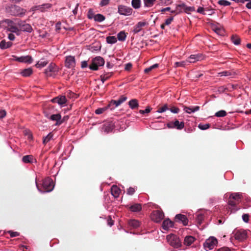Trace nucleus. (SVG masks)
<instances>
[{
	"label": "nucleus",
	"mask_w": 251,
	"mask_h": 251,
	"mask_svg": "<svg viewBox=\"0 0 251 251\" xmlns=\"http://www.w3.org/2000/svg\"><path fill=\"white\" fill-rule=\"evenodd\" d=\"M35 183L37 190L41 193L50 192L53 190L54 187L52 179L50 177H46L43 180V189L39 188L36 180H35Z\"/></svg>",
	"instance_id": "obj_1"
},
{
	"label": "nucleus",
	"mask_w": 251,
	"mask_h": 251,
	"mask_svg": "<svg viewBox=\"0 0 251 251\" xmlns=\"http://www.w3.org/2000/svg\"><path fill=\"white\" fill-rule=\"evenodd\" d=\"M242 198V195L239 193H234L230 194L228 203L231 206V212H235L239 209V208H235V206L239 203Z\"/></svg>",
	"instance_id": "obj_2"
},
{
	"label": "nucleus",
	"mask_w": 251,
	"mask_h": 251,
	"mask_svg": "<svg viewBox=\"0 0 251 251\" xmlns=\"http://www.w3.org/2000/svg\"><path fill=\"white\" fill-rule=\"evenodd\" d=\"M5 22L7 24V30L12 33H16L19 35V19H14L13 20L6 19Z\"/></svg>",
	"instance_id": "obj_3"
},
{
	"label": "nucleus",
	"mask_w": 251,
	"mask_h": 251,
	"mask_svg": "<svg viewBox=\"0 0 251 251\" xmlns=\"http://www.w3.org/2000/svg\"><path fill=\"white\" fill-rule=\"evenodd\" d=\"M105 63L104 59L100 56H97L92 59L91 64L89 66L90 70L96 71L99 69V67L104 65Z\"/></svg>",
	"instance_id": "obj_4"
},
{
	"label": "nucleus",
	"mask_w": 251,
	"mask_h": 251,
	"mask_svg": "<svg viewBox=\"0 0 251 251\" xmlns=\"http://www.w3.org/2000/svg\"><path fill=\"white\" fill-rule=\"evenodd\" d=\"M167 240L168 243L172 247L175 248H178L180 247L181 244L179 239L174 234H170L167 236Z\"/></svg>",
	"instance_id": "obj_5"
},
{
	"label": "nucleus",
	"mask_w": 251,
	"mask_h": 251,
	"mask_svg": "<svg viewBox=\"0 0 251 251\" xmlns=\"http://www.w3.org/2000/svg\"><path fill=\"white\" fill-rule=\"evenodd\" d=\"M217 244V239L213 237H211L205 241L203 244V247L207 251L213 249Z\"/></svg>",
	"instance_id": "obj_6"
},
{
	"label": "nucleus",
	"mask_w": 251,
	"mask_h": 251,
	"mask_svg": "<svg viewBox=\"0 0 251 251\" xmlns=\"http://www.w3.org/2000/svg\"><path fill=\"white\" fill-rule=\"evenodd\" d=\"M233 234L235 239L240 241H242L247 238V231L242 229L234 230Z\"/></svg>",
	"instance_id": "obj_7"
},
{
	"label": "nucleus",
	"mask_w": 251,
	"mask_h": 251,
	"mask_svg": "<svg viewBox=\"0 0 251 251\" xmlns=\"http://www.w3.org/2000/svg\"><path fill=\"white\" fill-rule=\"evenodd\" d=\"M132 9L124 5H120L118 7V12L119 14L124 16H130L132 13Z\"/></svg>",
	"instance_id": "obj_8"
},
{
	"label": "nucleus",
	"mask_w": 251,
	"mask_h": 251,
	"mask_svg": "<svg viewBox=\"0 0 251 251\" xmlns=\"http://www.w3.org/2000/svg\"><path fill=\"white\" fill-rule=\"evenodd\" d=\"M167 126L169 128H176L178 130H181L184 127L183 122H179L178 120H176L174 122H170L167 124Z\"/></svg>",
	"instance_id": "obj_9"
},
{
	"label": "nucleus",
	"mask_w": 251,
	"mask_h": 251,
	"mask_svg": "<svg viewBox=\"0 0 251 251\" xmlns=\"http://www.w3.org/2000/svg\"><path fill=\"white\" fill-rule=\"evenodd\" d=\"M12 57L14 60L21 63L31 64L33 61V59L30 55L22 56L20 57H18L16 55H13Z\"/></svg>",
	"instance_id": "obj_10"
},
{
	"label": "nucleus",
	"mask_w": 251,
	"mask_h": 251,
	"mask_svg": "<svg viewBox=\"0 0 251 251\" xmlns=\"http://www.w3.org/2000/svg\"><path fill=\"white\" fill-rule=\"evenodd\" d=\"M164 217V214L163 212L160 210L154 211L151 215V218L152 220L156 223L161 222Z\"/></svg>",
	"instance_id": "obj_11"
},
{
	"label": "nucleus",
	"mask_w": 251,
	"mask_h": 251,
	"mask_svg": "<svg viewBox=\"0 0 251 251\" xmlns=\"http://www.w3.org/2000/svg\"><path fill=\"white\" fill-rule=\"evenodd\" d=\"M76 64L75 59L74 56L68 55L65 57V65L67 68H73Z\"/></svg>",
	"instance_id": "obj_12"
},
{
	"label": "nucleus",
	"mask_w": 251,
	"mask_h": 251,
	"mask_svg": "<svg viewBox=\"0 0 251 251\" xmlns=\"http://www.w3.org/2000/svg\"><path fill=\"white\" fill-rule=\"evenodd\" d=\"M19 27L20 30L29 33L31 32L33 30L31 26L29 24H26L25 21H22L20 19Z\"/></svg>",
	"instance_id": "obj_13"
},
{
	"label": "nucleus",
	"mask_w": 251,
	"mask_h": 251,
	"mask_svg": "<svg viewBox=\"0 0 251 251\" xmlns=\"http://www.w3.org/2000/svg\"><path fill=\"white\" fill-rule=\"evenodd\" d=\"M51 101L54 103H57L61 107H63L65 106L67 99L64 96H59L52 99Z\"/></svg>",
	"instance_id": "obj_14"
},
{
	"label": "nucleus",
	"mask_w": 251,
	"mask_h": 251,
	"mask_svg": "<svg viewBox=\"0 0 251 251\" xmlns=\"http://www.w3.org/2000/svg\"><path fill=\"white\" fill-rule=\"evenodd\" d=\"M148 25V23L146 21L139 22L134 25L132 32L137 34L142 30L143 27Z\"/></svg>",
	"instance_id": "obj_15"
},
{
	"label": "nucleus",
	"mask_w": 251,
	"mask_h": 251,
	"mask_svg": "<svg viewBox=\"0 0 251 251\" xmlns=\"http://www.w3.org/2000/svg\"><path fill=\"white\" fill-rule=\"evenodd\" d=\"M203 58L201 54L198 53L196 54L191 55L186 60L188 64L189 63H195L197 61L202 60Z\"/></svg>",
	"instance_id": "obj_16"
},
{
	"label": "nucleus",
	"mask_w": 251,
	"mask_h": 251,
	"mask_svg": "<svg viewBox=\"0 0 251 251\" xmlns=\"http://www.w3.org/2000/svg\"><path fill=\"white\" fill-rule=\"evenodd\" d=\"M46 117L51 121H56L55 125L56 126L60 125L63 123V121L61 120V116L60 114H52L50 117L46 115Z\"/></svg>",
	"instance_id": "obj_17"
},
{
	"label": "nucleus",
	"mask_w": 251,
	"mask_h": 251,
	"mask_svg": "<svg viewBox=\"0 0 251 251\" xmlns=\"http://www.w3.org/2000/svg\"><path fill=\"white\" fill-rule=\"evenodd\" d=\"M58 68L56 65L52 63H51L48 67L45 70V73L48 76H52V73L57 72Z\"/></svg>",
	"instance_id": "obj_18"
},
{
	"label": "nucleus",
	"mask_w": 251,
	"mask_h": 251,
	"mask_svg": "<svg viewBox=\"0 0 251 251\" xmlns=\"http://www.w3.org/2000/svg\"><path fill=\"white\" fill-rule=\"evenodd\" d=\"M176 222L182 223L184 226H186L188 224V219L187 217L181 214H177L175 217Z\"/></svg>",
	"instance_id": "obj_19"
},
{
	"label": "nucleus",
	"mask_w": 251,
	"mask_h": 251,
	"mask_svg": "<svg viewBox=\"0 0 251 251\" xmlns=\"http://www.w3.org/2000/svg\"><path fill=\"white\" fill-rule=\"evenodd\" d=\"M200 107L199 106H194L191 107H187L185 106L183 107V110L185 111V112L187 113L191 114L199 111L200 110Z\"/></svg>",
	"instance_id": "obj_20"
},
{
	"label": "nucleus",
	"mask_w": 251,
	"mask_h": 251,
	"mask_svg": "<svg viewBox=\"0 0 251 251\" xmlns=\"http://www.w3.org/2000/svg\"><path fill=\"white\" fill-rule=\"evenodd\" d=\"M174 223L169 219L164 220L163 222L162 227L165 230H168L171 227H173Z\"/></svg>",
	"instance_id": "obj_21"
},
{
	"label": "nucleus",
	"mask_w": 251,
	"mask_h": 251,
	"mask_svg": "<svg viewBox=\"0 0 251 251\" xmlns=\"http://www.w3.org/2000/svg\"><path fill=\"white\" fill-rule=\"evenodd\" d=\"M128 225L131 228L136 229L140 226V223L137 220L131 219L128 221Z\"/></svg>",
	"instance_id": "obj_22"
},
{
	"label": "nucleus",
	"mask_w": 251,
	"mask_h": 251,
	"mask_svg": "<svg viewBox=\"0 0 251 251\" xmlns=\"http://www.w3.org/2000/svg\"><path fill=\"white\" fill-rule=\"evenodd\" d=\"M13 44L10 41H6L5 40H2L0 42V49L1 50H5L10 48Z\"/></svg>",
	"instance_id": "obj_23"
},
{
	"label": "nucleus",
	"mask_w": 251,
	"mask_h": 251,
	"mask_svg": "<svg viewBox=\"0 0 251 251\" xmlns=\"http://www.w3.org/2000/svg\"><path fill=\"white\" fill-rule=\"evenodd\" d=\"M129 209L133 212H138L141 210L142 206L139 203H134L128 207Z\"/></svg>",
	"instance_id": "obj_24"
},
{
	"label": "nucleus",
	"mask_w": 251,
	"mask_h": 251,
	"mask_svg": "<svg viewBox=\"0 0 251 251\" xmlns=\"http://www.w3.org/2000/svg\"><path fill=\"white\" fill-rule=\"evenodd\" d=\"M236 75L235 72L230 71H225L218 73V75L220 76H229L233 77Z\"/></svg>",
	"instance_id": "obj_25"
},
{
	"label": "nucleus",
	"mask_w": 251,
	"mask_h": 251,
	"mask_svg": "<svg viewBox=\"0 0 251 251\" xmlns=\"http://www.w3.org/2000/svg\"><path fill=\"white\" fill-rule=\"evenodd\" d=\"M111 194L115 198H118L120 193V189L117 186L113 185L111 188Z\"/></svg>",
	"instance_id": "obj_26"
},
{
	"label": "nucleus",
	"mask_w": 251,
	"mask_h": 251,
	"mask_svg": "<svg viewBox=\"0 0 251 251\" xmlns=\"http://www.w3.org/2000/svg\"><path fill=\"white\" fill-rule=\"evenodd\" d=\"M48 63V61L47 59L45 58H42L37 62L35 66L37 68H42L46 66Z\"/></svg>",
	"instance_id": "obj_27"
},
{
	"label": "nucleus",
	"mask_w": 251,
	"mask_h": 251,
	"mask_svg": "<svg viewBox=\"0 0 251 251\" xmlns=\"http://www.w3.org/2000/svg\"><path fill=\"white\" fill-rule=\"evenodd\" d=\"M128 105L129 107L132 109L137 108L139 106L138 101L136 99H132L129 101Z\"/></svg>",
	"instance_id": "obj_28"
},
{
	"label": "nucleus",
	"mask_w": 251,
	"mask_h": 251,
	"mask_svg": "<svg viewBox=\"0 0 251 251\" xmlns=\"http://www.w3.org/2000/svg\"><path fill=\"white\" fill-rule=\"evenodd\" d=\"M195 241V238L192 236H187L184 240V244L186 246H190Z\"/></svg>",
	"instance_id": "obj_29"
},
{
	"label": "nucleus",
	"mask_w": 251,
	"mask_h": 251,
	"mask_svg": "<svg viewBox=\"0 0 251 251\" xmlns=\"http://www.w3.org/2000/svg\"><path fill=\"white\" fill-rule=\"evenodd\" d=\"M126 34L125 31H121L117 34V39L120 41H125L126 38Z\"/></svg>",
	"instance_id": "obj_30"
},
{
	"label": "nucleus",
	"mask_w": 251,
	"mask_h": 251,
	"mask_svg": "<svg viewBox=\"0 0 251 251\" xmlns=\"http://www.w3.org/2000/svg\"><path fill=\"white\" fill-rule=\"evenodd\" d=\"M113 129V126L110 124H104L102 127L103 131L106 133L111 132Z\"/></svg>",
	"instance_id": "obj_31"
},
{
	"label": "nucleus",
	"mask_w": 251,
	"mask_h": 251,
	"mask_svg": "<svg viewBox=\"0 0 251 251\" xmlns=\"http://www.w3.org/2000/svg\"><path fill=\"white\" fill-rule=\"evenodd\" d=\"M33 157L32 155H27L24 156L22 158V161L25 163H31L33 162Z\"/></svg>",
	"instance_id": "obj_32"
},
{
	"label": "nucleus",
	"mask_w": 251,
	"mask_h": 251,
	"mask_svg": "<svg viewBox=\"0 0 251 251\" xmlns=\"http://www.w3.org/2000/svg\"><path fill=\"white\" fill-rule=\"evenodd\" d=\"M40 11L44 12L47 11L48 9H50L51 7V4L50 3H45L42 5H39Z\"/></svg>",
	"instance_id": "obj_33"
},
{
	"label": "nucleus",
	"mask_w": 251,
	"mask_h": 251,
	"mask_svg": "<svg viewBox=\"0 0 251 251\" xmlns=\"http://www.w3.org/2000/svg\"><path fill=\"white\" fill-rule=\"evenodd\" d=\"M188 63L187 62V60H183V61H180V62H176L174 64V67L175 68H177V67H185L186 66H187L188 65Z\"/></svg>",
	"instance_id": "obj_34"
},
{
	"label": "nucleus",
	"mask_w": 251,
	"mask_h": 251,
	"mask_svg": "<svg viewBox=\"0 0 251 251\" xmlns=\"http://www.w3.org/2000/svg\"><path fill=\"white\" fill-rule=\"evenodd\" d=\"M105 17L101 14H97L95 16L94 21L98 22H102L104 21Z\"/></svg>",
	"instance_id": "obj_35"
},
{
	"label": "nucleus",
	"mask_w": 251,
	"mask_h": 251,
	"mask_svg": "<svg viewBox=\"0 0 251 251\" xmlns=\"http://www.w3.org/2000/svg\"><path fill=\"white\" fill-rule=\"evenodd\" d=\"M182 6L183 7V10H184V12L186 13H188L189 12H193L195 11L194 7L188 6L184 2L182 4Z\"/></svg>",
	"instance_id": "obj_36"
},
{
	"label": "nucleus",
	"mask_w": 251,
	"mask_h": 251,
	"mask_svg": "<svg viewBox=\"0 0 251 251\" xmlns=\"http://www.w3.org/2000/svg\"><path fill=\"white\" fill-rule=\"evenodd\" d=\"M53 139V134L50 132L46 137H44L43 143L46 145Z\"/></svg>",
	"instance_id": "obj_37"
},
{
	"label": "nucleus",
	"mask_w": 251,
	"mask_h": 251,
	"mask_svg": "<svg viewBox=\"0 0 251 251\" xmlns=\"http://www.w3.org/2000/svg\"><path fill=\"white\" fill-rule=\"evenodd\" d=\"M131 5L134 9H138L141 6V0H132Z\"/></svg>",
	"instance_id": "obj_38"
},
{
	"label": "nucleus",
	"mask_w": 251,
	"mask_h": 251,
	"mask_svg": "<svg viewBox=\"0 0 251 251\" xmlns=\"http://www.w3.org/2000/svg\"><path fill=\"white\" fill-rule=\"evenodd\" d=\"M32 73V70L31 68H27L23 70L21 74L24 76H28Z\"/></svg>",
	"instance_id": "obj_39"
},
{
	"label": "nucleus",
	"mask_w": 251,
	"mask_h": 251,
	"mask_svg": "<svg viewBox=\"0 0 251 251\" xmlns=\"http://www.w3.org/2000/svg\"><path fill=\"white\" fill-rule=\"evenodd\" d=\"M231 40L232 42L235 45H239L240 44V39L236 35H232Z\"/></svg>",
	"instance_id": "obj_40"
},
{
	"label": "nucleus",
	"mask_w": 251,
	"mask_h": 251,
	"mask_svg": "<svg viewBox=\"0 0 251 251\" xmlns=\"http://www.w3.org/2000/svg\"><path fill=\"white\" fill-rule=\"evenodd\" d=\"M204 219V215L202 213H198L196 214V221L199 225H201Z\"/></svg>",
	"instance_id": "obj_41"
},
{
	"label": "nucleus",
	"mask_w": 251,
	"mask_h": 251,
	"mask_svg": "<svg viewBox=\"0 0 251 251\" xmlns=\"http://www.w3.org/2000/svg\"><path fill=\"white\" fill-rule=\"evenodd\" d=\"M117 39L115 36H108L106 38V42L108 44H113L117 42Z\"/></svg>",
	"instance_id": "obj_42"
},
{
	"label": "nucleus",
	"mask_w": 251,
	"mask_h": 251,
	"mask_svg": "<svg viewBox=\"0 0 251 251\" xmlns=\"http://www.w3.org/2000/svg\"><path fill=\"white\" fill-rule=\"evenodd\" d=\"M158 66H159L158 64H157V63L154 64L152 65V66H151L147 68H146L144 70V72L145 73H149V72L151 71L153 69L158 68Z\"/></svg>",
	"instance_id": "obj_43"
},
{
	"label": "nucleus",
	"mask_w": 251,
	"mask_h": 251,
	"mask_svg": "<svg viewBox=\"0 0 251 251\" xmlns=\"http://www.w3.org/2000/svg\"><path fill=\"white\" fill-rule=\"evenodd\" d=\"M217 3L218 4L224 6H229L231 4V2L226 0H219Z\"/></svg>",
	"instance_id": "obj_44"
},
{
	"label": "nucleus",
	"mask_w": 251,
	"mask_h": 251,
	"mask_svg": "<svg viewBox=\"0 0 251 251\" xmlns=\"http://www.w3.org/2000/svg\"><path fill=\"white\" fill-rule=\"evenodd\" d=\"M121 104H122L120 100H111L110 103L108 105V107H110L111 105H114V107H117L119 106Z\"/></svg>",
	"instance_id": "obj_45"
},
{
	"label": "nucleus",
	"mask_w": 251,
	"mask_h": 251,
	"mask_svg": "<svg viewBox=\"0 0 251 251\" xmlns=\"http://www.w3.org/2000/svg\"><path fill=\"white\" fill-rule=\"evenodd\" d=\"M183 3V2H182L176 5V7L177 11L176 14H178L183 12H184V10H183V7L182 6Z\"/></svg>",
	"instance_id": "obj_46"
},
{
	"label": "nucleus",
	"mask_w": 251,
	"mask_h": 251,
	"mask_svg": "<svg viewBox=\"0 0 251 251\" xmlns=\"http://www.w3.org/2000/svg\"><path fill=\"white\" fill-rule=\"evenodd\" d=\"M226 115V112L224 110H220L215 114V116L217 117H224Z\"/></svg>",
	"instance_id": "obj_47"
},
{
	"label": "nucleus",
	"mask_w": 251,
	"mask_h": 251,
	"mask_svg": "<svg viewBox=\"0 0 251 251\" xmlns=\"http://www.w3.org/2000/svg\"><path fill=\"white\" fill-rule=\"evenodd\" d=\"M156 0H144V5L146 7H151L153 5Z\"/></svg>",
	"instance_id": "obj_48"
},
{
	"label": "nucleus",
	"mask_w": 251,
	"mask_h": 251,
	"mask_svg": "<svg viewBox=\"0 0 251 251\" xmlns=\"http://www.w3.org/2000/svg\"><path fill=\"white\" fill-rule=\"evenodd\" d=\"M210 125L209 124H200L198 125V127L201 130L207 129L210 127Z\"/></svg>",
	"instance_id": "obj_49"
},
{
	"label": "nucleus",
	"mask_w": 251,
	"mask_h": 251,
	"mask_svg": "<svg viewBox=\"0 0 251 251\" xmlns=\"http://www.w3.org/2000/svg\"><path fill=\"white\" fill-rule=\"evenodd\" d=\"M107 107H102V108H99L95 110V113L98 115H100L102 114L104 111H105L107 108Z\"/></svg>",
	"instance_id": "obj_50"
},
{
	"label": "nucleus",
	"mask_w": 251,
	"mask_h": 251,
	"mask_svg": "<svg viewBox=\"0 0 251 251\" xmlns=\"http://www.w3.org/2000/svg\"><path fill=\"white\" fill-rule=\"evenodd\" d=\"M167 110H168V108L167 104L164 105L162 107L159 108L157 110V112L159 113H161L166 111Z\"/></svg>",
	"instance_id": "obj_51"
},
{
	"label": "nucleus",
	"mask_w": 251,
	"mask_h": 251,
	"mask_svg": "<svg viewBox=\"0 0 251 251\" xmlns=\"http://www.w3.org/2000/svg\"><path fill=\"white\" fill-rule=\"evenodd\" d=\"M95 15L92 9H90L87 13V17L89 19H94Z\"/></svg>",
	"instance_id": "obj_52"
},
{
	"label": "nucleus",
	"mask_w": 251,
	"mask_h": 251,
	"mask_svg": "<svg viewBox=\"0 0 251 251\" xmlns=\"http://www.w3.org/2000/svg\"><path fill=\"white\" fill-rule=\"evenodd\" d=\"M205 12H206V15H211L215 13V10L212 8H205Z\"/></svg>",
	"instance_id": "obj_53"
},
{
	"label": "nucleus",
	"mask_w": 251,
	"mask_h": 251,
	"mask_svg": "<svg viewBox=\"0 0 251 251\" xmlns=\"http://www.w3.org/2000/svg\"><path fill=\"white\" fill-rule=\"evenodd\" d=\"M169 110L173 113L177 114L180 111V109L176 107L173 106L169 109Z\"/></svg>",
	"instance_id": "obj_54"
},
{
	"label": "nucleus",
	"mask_w": 251,
	"mask_h": 251,
	"mask_svg": "<svg viewBox=\"0 0 251 251\" xmlns=\"http://www.w3.org/2000/svg\"><path fill=\"white\" fill-rule=\"evenodd\" d=\"M110 0H101L100 5L101 7L106 6L109 4Z\"/></svg>",
	"instance_id": "obj_55"
},
{
	"label": "nucleus",
	"mask_w": 251,
	"mask_h": 251,
	"mask_svg": "<svg viewBox=\"0 0 251 251\" xmlns=\"http://www.w3.org/2000/svg\"><path fill=\"white\" fill-rule=\"evenodd\" d=\"M197 12L198 13L202 14V15H206V12H205V8L202 7H199L197 9Z\"/></svg>",
	"instance_id": "obj_56"
},
{
	"label": "nucleus",
	"mask_w": 251,
	"mask_h": 251,
	"mask_svg": "<svg viewBox=\"0 0 251 251\" xmlns=\"http://www.w3.org/2000/svg\"><path fill=\"white\" fill-rule=\"evenodd\" d=\"M151 108L150 107H147L145 110H140L139 113L142 114L145 113H149L151 112Z\"/></svg>",
	"instance_id": "obj_57"
},
{
	"label": "nucleus",
	"mask_w": 251,
	"mask_h": 251,
	"mask_svg": "<svg viewBox=\"0 0 251 251\" xmlns=\"http://www.w3.org/2000/svg\"><path fill=\"white\" fill-rule=\"evenodd\" d=\"M246 1L248 2L246 4V7L249 9H251V0H242V3H244Z\"/></svg>",
	"instance_id": "obj_58"
},
{
	"label": "nucleus",
	"mask_w": 251,
	"mask_h": 251,
	"mask_svg": "<svg viewBox=\"0 0 251 251\" xmlns=\"http://www.w3.org/2000/svg\"><path fill=\"white\" fill-rule=\"evenodd\" d=\"M135 191V190L134 188L130 187L127 190L126 193L128 195H132L134 193Z\"/></svg>",
	"instance_id": "obj_59"
},
{
	"label": "nucleus",
	"mask_w": 251,
	"mask_h": 251,
	"mask_svg": "<svg viewBox=\"0 0 251 251\" xmlns=\"http://www.w3.org/2000/svg\"><path fill=\"white\" fill-rule=\"evenodd\" d=\"M8 233H9L11 237H14L16 236H18L19 235V233L16 231H9Z\"/></svg>",
	"instance_id": "obj_60"
},
{
	"label": "nucleus",
	"mask_w": 251,
	"mask_h": 251,
	"mask_svg": "<svg viewBox=\"0 0 251 251\" xmlns=\"http://www.w3.org/2000/svg\"><path fill=\"white\" fill-rule=\"evenodd\" d=\"M242 219L245 223H248L249 221V216L247 214H244L242 215Z\"/></svg>",
	"instance_id": "obj_61"
},
{
	"label": "nucleus",
	"mask_w": 251,
	"mask_h": 251,
	"mask_svg": "<svg viewBox=\"0 0 251 251\" xmlns=\"http://www.w3.org/2000/svg\"><path fill=\"white\" fill-rule=\"evenodd\" d=\"M173 19H174L173 17H171L169 18L166 19L165 21V24L167 25H169L170 24H171V23L173 21Z\"/></svg>",
	"instance_id": "obj_62"
},
{
	"label": "nucleus",
	"mask_w": 251,
	"mask_h": 251,
	"mask_svg": "<svg viewBox=\"0 0 251 251\" xmlns=\"http://www.w3.org/2000/svg\"><path fill=\"white\" fill-rule=\"evenodd\" d=\"M8 38L10 41H14L15 39V35H14L13 33H9L8 35Z\"/></svg>",
	"instance_id": "obj_63"
},
{
	"label": "nucleus",
	"mask_w": 251,
	"mask_h": 251,
	"mask_svg": "<svg viewBox=\"0 0 251 251\" xmlns=\"http://www.w3.org/2000/svg\"><path fill=\"white\" fill-rule=\"evenodd\" d=\"M217 251H231L228 247H223L219 249Z\"/></svg>",
	"instance_id": "obj_64"
}]
</instances>
